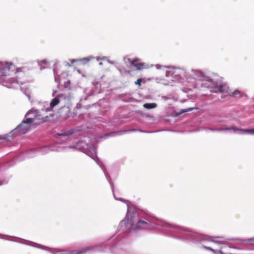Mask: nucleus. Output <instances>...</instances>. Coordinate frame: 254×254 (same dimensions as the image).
<instances>
[{"mask_svg": "<svg viewBox=\"0 0 254 254\" xmlns=\"http://www.w3.org/2000/svg\"><path fill=\"white\" fill-rule=\"evenodd\" d=\"M128 223L131 229L134 230L148 229L149 226L148 221L140 220L136 213H133L130 218H128Z\"/></svg>", "mask_w": 254, "mask_h": 254, "instance_id": "2", "label": "nucleus"}, {"mask_svg": "<svg viewBox=\"0 0 254 254\" xmlns=\"http://www.w3.org/2000/svg\"><path fill=\"white\" fill-rule=\"evenodd\" d=\"M59 100L57 98H55L51 101L50 103V106L53 108L55 106L57 105L59 103Z\"/></svg>", "mask_w": 254, "mask_h": 254, "instance_id": "12", "label": "nucleus"}, {"mask_svg": "<svg viewBox=\"0 0 254 254\" xmlns=\"http://www.w3.org/2000/svg\"><path fill=\"white\" fill-rule=\"evenodd\" d=\"M89 249L88 248H85L79 250L73 251L71 252V254H83L86 252L88 251Z\"/></svg>", "mask_w": 254, "mask_h": 254, "instance_id": "9", "label": "nucleus"}, {"mask_svg": "<svg viewBox=\"0 0 254 254\" xmlns=\"http://www.w3.org/2000/svg\"><path fill=\"white\" fill-rule=\"evenodd\" d=\"M128 61L130 62L131 65L135 67L136 70H142L145 67L144 64L139 62V60L138 59H134L133 60L128 59Z\"/></svg>", "mask_w": 254, "mask_h": 254, "instance_id": "5", "label": "nucleus"}, {"mask_svg": "<svg viewBox=\"0 0 254 254\" xmlns=\"http://www.w3.org/2000/svg\"><path fill=\"white\" fill-rule=\"evenodd\" d=\"M239 128L237 127H226V128H218L216 129L217 131H224V130H233L235 131H238L239 132Z\"/></svg>", "mask_w": 254, "mask_h": 254, "instance_id": "8", "label": "nucleus"}, {"mask_svg": "<svg viewBox=\"0 0 254 254\" xmlns=\"http://www.w3.org/2000/svg\"><path fill=\"white\" fill-rule=\"evenodd\" d=\"M74 132L73 129H69L67 131H63V132L57 133L59 136H68L72 135Z\"/></svg>", "mask_w": 254, "mask_h": 254, "instance_id": "7", "label": "nucleus"}, {"mask_svg": "<svg viewBox=\"0 0 254 254\" xmlns=\"http://www.w3.org/2000/svg\"><path fill=\"white\" fill-rule=\"evenodd\" d=\"M142 82V79L139 78L135 82V84L138 85V86H140Z\"/></svg>", "mask_w": 254, "mask_h": 254, "instance_id": "14", "label": "nucleus"}, {"mask_svg": "<svg viewBox=\"0 0 254 254\" xmlns=\"http://www.w3.org/2000/svg\"><path fill=\"white\" fill-rule=\"evenodd\" d=\"M11 64L8 63L0 62V80H6L8 83H17L18 82L17 79L12 78L9 79L7 77V75L9 71L10 66Z\"/></svg>", "mask_w": 254, "mask_h": 254, "instance_id": "3", "label": "nucleus"}, {"mask_svg": "<svg viewBox=\"0 0 254 254\" xmlns=\"http://www.w3.org/2000/svg\"><path fill=\"white\" fill-rule=\"evenodd\" d=\"M69 61L70 62V64H69V66H70L74 62H78V61H79V60H69Z\"/></svg>", "mask_w": 254, "mask_h": 254, "instance_id": "15", "label": "nucleus"}, {"mask_svg": "<svg viewBox=\"0 0 254 254\" xmlns=\"http://www.w3.org/2000/svg\"><path fill=\"white\" fill-rule=\"evenodd\" d=\"M213 85L216 93L227 94L229 92V87L222 82H214Z\"/></svg>", "mask_w": 254, "mask_h": 254, "instance_id": "4", "label": "nucleus"}, {"mask_svg": "<svg viewBox=\"0 0 254 254\" xmlns=\"http://www.w3.org/2000/svg\"><path fill=\"white\" fill-rule=\"evenodd\" d=\"M217 128H211V130H212V131H217L216 130V129H217Z\"/></svg>", "mask_w": 254, "mask_h": 254, "instance_id": "16", "label": "nucleus"}, {"mask_svg": "<svg viewBox=\"0 0 254 254\" xmlns=\"http://www.w3.org/2000/svg\"><path fill=\"white\" fill-rule=\"evenodd\" d=\"M47 64V62L46 60H42L39 62L40 66L41 67V68H45V67H42V64Z\"/></svg>", "mask_w": 254, "mask_h": 254, "instance_id": "13", "label": "nucleus"}, {"mask_svg": "<svg viewBox=\"0 0 254 254\" xmlns=\"http://www.w3.org/2000/svg\"><path fill=\"white\" fill-rule=\"evenodd\" d=\"M209 81L212 82V80L211 79H209Z\"/></svg>", "mask_w": 254, "mask_h": 254, "instance_id": "17", "label": "nucleus"}, {"mask_svg": "<svg viewBox=\"0 0 254 254\" xmlns=\"http://www.w3.org/2000/svg\"><path fill=\"white\" fill-rule=\"evenodd\" d=\"M227 94L229 96L234 98H241L244 96V93L238 89H236L234 91L229 89V92Z\"/></svg>", "mask_w": 254, "mask_h": 254, "instance_id": "6", "label": "nucleus"}, {"mask_svg": "<svg viewBox=\"0 0 254 254\" xmlns=\"http://www.w3.org/2000/svg\"><path fill=\"white\" fill-rule=\"evenodd\" d=\"M143 107L147 109H151L156 107L157 105L155 103H145L143 105Z\"/></svg>", "mask_w": 254, "mask_h": 254, "instance_id": "11", "label": "nucleus"}, {"mask_svg": "<svg viewBox=\"0 0 254 254\" xmlns=\"http://www.w3.org/2000/svg\"><path fill=\"white\" fill-rule=\"evenodd\" d=\"M239 132L240 133H242V134L250 133V134H254V128L248 129L240 128Z\"/></svg>", "mask_w": 254, "mask_h": 254, "instance_id": "10", "label": "nucleus"}, {"mask_svg": "<svg viewBox=\"0 0 254 254\" xmlns=\"http://www.w3.org/2000/svg\"><path fill=\"white\" fill-rule=\"evenodd\" d=\"M33 114L34 116L28 118L25 121H23L15 130L20 134H24L30 129L33 124L36 120L39 119L37 115V111L35 110H31L28 111L26 114V116H29L30 114Z\"/></svg>", "mask_w": 254, "mask_h": 254, "instance_id": "1", "label": "nucleus"}]
</instances>
